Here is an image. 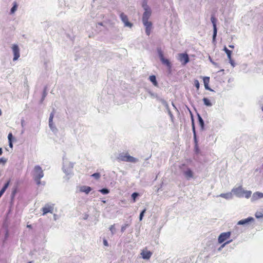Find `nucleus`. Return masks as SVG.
Segmentation results:
<instances>
[{
  "label": "nucleus",
  "instance_id": "20",
  "mask_svg": "<svg viewBox=\"0 0 263 263\" xmlns=\"http://www.w3.org/2000/svg\"><path fill=\"white\" fill-rule=\"evenodd\" d=\"M223 50L226 52L227 54V57L229 60V61H231V54L232 51L229 50L226 46L223 48Z\"/></svg>",
  "mask_w": 263,
  "mask_h": 263
},
{
  "label": "nucleus",
  "instance_id": "9",
  "mask_svg": "<svg viewBox=\"0 0 263 263\" xmlns=\"http://www.w3.org/2000/svg\"><path fill=\"white\" fill-rule=\"evenodd\" d=\"M43 215H44L48 213H52L53 211V204L50 205L46 204L44 207L42 209Z\"/></svg>",
  "mask_w": 263,
  "mask_h": 263
},
{
  "label": "nucleus",
  "instance_id": "2",
  "mask_svg": "<svg viewBox=\"0 0 263 263\" xmlns=\"http://www.w3.org/2000/svg\"><path fill=\"white\" fill-rule=\"evenodd\" d=\"M118 159L121 161L135 163L138 161L137 159L130 156L128 153H121L119 154Z\"/></svg>",
  "mask_w": 263,
  "mask_h": 263
},
{
  "label": "nucleus",
  "instance_id": "24",
  "mask_svg": "<svg viewBox=\"0 0 263 263\" xmlns=\"http://www.w3.org/2000/svg\"><path fill=\"white\" fill-rule=\"evenodd\" d=\"M198 120H199V123L200 126H201V128L202 129H203L204 122H203V120L202 119V118L199 115H198Z\"/></svg>",
  "mask_w": 263,
  "mask_h": 263
},
{
  "label": "nucleus",
  "instance_id": "6",
  "mask_svg": "<svg viewBox=\"0 0 263 263\" xmlns=\"http://www.w3.org/2000/svg\"><path fill=\"white\" fill-rule=\"evenodd\" d=\"M120 17L122 21L124 23L125 26L128 27L129 28L132 27L133 24L128 21V17L123 12L121 13Z\"/></svg>",
  "mask_w": 263,
  "mask_h": 263
},
{
  "label": "nucleus",
  "instance_id": "14",
  "mask_svg": "<svg viewBox=\"0 0 263 263\" xmlns=\"http://www.w3.org/2000/svg\"><path fill=\"white\" fill-rule=\"evenodd\" d=\"M152 14L151 9L145 10L142 16V22H146L148 21Z\"/></svg>",
  "mask_w": 263,
  "mask_h": 263
},
{
  "label": "nucleus",
  "instance_id": "11",
  "mask_svg": "<svg viewBox=\"0 0 263 263\" xmlns=\"http://www.w3.org/2000/svg\"><path fill=\"white\" fill-rule=\"evenodd\" d=\"M141 255L143 259H148L151 258L152 253L150 251L147 250V248H145L142 251Z\"/></svg>",
  "mask_w": 263,
  "mask_h": 263
},
{
  "label": "nucleus",
  "instance_id": "26",
  "mask_svg": "<svg viewBox=\"0 0 263 263\" xmlns=\"http://www.w3.org/2000/svg\"><path fill=\"white\" fill-rule=\"evenodd\" d=\"M232 240H230L222 244V245L218 249V250L220 251L226 245L230 243L231 242H232Z\"/></svg>",
  "mask_w": 263,
  "mask_h": 263
},
{
  "label": "nucleus",
  "instance_id": "23",
  "mask_svg": "<svg viewBox=\"0 0 263 263\" xmlns=\"http://www.w3.org/2000/svg\"><path fill=\"white\" fill-rule=\"evenodd\" d=\"M142 6L144 10H148L151 9L149 6L147 5V0H143L142 4Z\"/></svg>",
  "mask_w": 263,
  "mask_h": 263
},
{
  "label": "nucleus",
  "instance_id": "18",
  "mask_svg": "<svg viewBox=\"0 0 263 263\" xmlns=\"http://www.w3.org/2000/svg\"><path fill=\"white\" fill-rule=\"evenodd\" d=\"M91 190L90 187L88 186H82L80 188V191L82 192H84L86 194H88Z\"/></svg>",
  "mask_w": 263,
  "mask_h": 263
},
{
  "label": "nucleus",
  "instance_id": "49",
  "mask_svg": "<svg viewBox=\"0 0 263 263\" xmlns=\"http://www.w3.org/2000/svg\"><path fill=\"white\" fill-rule=\"evenodd\" d=\"M261 109L263 111V106L261 107Z\"/></svg>",
  "mask_w": 263,
  "mask_h": 263
},
{
  "label": "nucleus",
  "instance_id": "4",
  "mask_svg": "<svg viewBox=\"0 0 263 263\" xmlns=\"http://www.w3.org/2000/svg\"><path fill=\"white\" fill-rule=\"evenodd\" d=\"M231 233L230 232H223L220 234L218 241L219 243H222L230 237Z\"/></svg>",
  "mask_w": 263,
  "mask_h": 263
},
{
  "label": "nucleus",
  "instance_id": "15",
  "mask_svg": "<svg viewBox=\"0 0 263 263\" xmlns=\"http://www.w3.org/2000/svg\"><path fill=\"white\" fill-rule=\"evenodd\" d=\"M203 81L204 85V87L206 89L212 91V90L209 87V83H210V77H203Z\"/></svg>",
  "mask_w": 263,
  "mask_h": 263
},
{
  "label": "nucleus",
  "instance_id": "7",
  "mask_svg": "<svg viewBox=\"0 0 263 263\" xmlns=\"http://www.w3.org/2000/svg\"><path fill=\"white\" fill-rule=\"evenodd\" d=\"M12 49L14 54L13 61H16L20 56L18 46L17 45L14 44L12 45Z\"/></svg>",
  "mask_w": 263,
  "mask_h": 263
},
{
  "label": "nucleus",
  "instance_id": "16",
  "mask_svg": "<svg viewBox=\"0 0 263 263\" xmlns=\"http://www.w3.org/2000/svg\"><path fill=\"white\" fill-rule=\"evenodd\" d=\"M183 174L188 180L193 177V173L190 168H188L186 171H184Z\"/></svg>",
  "mask_w": 263,
  "mask_h": 263
},
{
  "label": "nucleus",
  "instance_id": "42",
  "mask_svg": "<svg viewBox=\"0 0 263 263\" xmlns=\"http://www.w3.org/2000/svg\"><path fill=\"white\" fill-rule=\"evenodd\" d=\"M27 228H29V229H31V228H32V226H31V225H30V224H29H29H28V225L27 226Z\"/></svg>",
  "mask_w": 263,
  "mask_h": 263
},
{
  "label": "nucleus",
  "instance_id": "27",
  "mask_svg": "<svg viewBox=\"0 0 263 263\" xmlns=\"http://www.w3.org/2000/svg\"><path fill=\"white\" fill-rule=\"evenodd\" d=\"M138 196H139V194H138V193H137L135 192V193H133V194H132V198H133V202H135L136 201V198H137Z\"/></svg>",
  "mask_w": 263,
  "mask_h": 263
},
{
  "label": "nucleus",
  "instance_id": "19",
  "mask_svg": "<svg viewBox=\"0 0 263 263\" xmlns=\"http://www.w3.org/2000/svg\"><path fill=\"white\" fill-rule=\"evenodd\" d=\"M10 182V180H9L7 181L6 183L4 185L2 189V190L0 191V198L3 195V194L4 193L7 187H8L9 184Z\"/></svg>",
  "mask_w": 263,
  "mask_h": 263
},
{
  "label": "nucleus",
  "instance_id": "8",
  "mask_svg": "<svg viewBox=\"0 0 263 263\" xmlns=\"http://www.w3.org/2000/svg\"><path fill=\"white\" fill-rule=\"evenodd\" d=\"M235 193L237 194L241 195L242 194H245L246 197L249 198L251 195V191H245L241 186H239L237 187L235 190Z\"/></svg>",
  "mask_w": 263,
  "mask_h": 263
},
{
  "label": "nucleus",
  "instance_id": "17",
  "mask_svg": "<svg viewBox=\"0 0 263 263\" xmlns=\"http://www.w3.org/2000/svg\"><path fill=\"white\" fill-rule=\"evenodd\" d=\"M254 219L252 217H249L247 219H242L239 221L237 223L239 225H242L248 223L249 221H253Z\"/></svg>",
  "mask_w": 263,
  "mask_h": 263
},
{
  "label": "nucleus",
  "instance_id": "36",
  "mask_svg": "<svg viewBox=\"0 0 263 263\" xmlns=\"http://www.w3.org/2000/svg\"><path fill=\"white\" fill-rule=\"evenodd\" d=\"M53 117V115L52 114H51L50 116L49 120V122L50 125L51 124V123L52 122Z\"/></svg>",
  "mask_w": 263,
  "mask_h": 263
},
{
  "label": "nucleus",
  "instance_id": "33",
  "mask_svg": "<svg viewBox=\"0 0 263 263\" xmlns=\"http://www.w3.org/2000/svg\"><path fill=\"white\" fill-rule=\"evenodd\" d=\"M12 138H13L12 134L11 133H10L8 136V141H12Z\"/></svg>",
  "mask_w": 263,
  "mask_h": 263
},
{
  "label": "nucleus",
  "instance_id": "1",
  "mask_svg": "<svg viewBox=\"0 0 263 263\" xmlns=\"http://www.w3.org/2000/svg\"><path fill=\"white\" fill-rule=\"evenodd\" d=\"M44 173L42 168L39 166H35L33 170V178L37 185L41 184V179L43 177Z\"/></svg>",
  "mask_w": 263,
  "mask_h": 263
},
{
  "label": "nucleus",
  "instance_id": "50",
  "mask_svg": "<svg viewBox=\"0 0 263 263\" xmlns=\"http://www.w3.org/2000/svg\"><path fill=\"white\" fill-rule=\"evenodd\" d=\"M28 263H32V262L31 261H29Z\"/></svg>",
  "mask_w": 263,
  "mask_h": 263
},
{
  "label": "nucleus",
  "instance_id": "41",
  "mask_svg": "<svg viewBox=\"0 0 263 263\" xmlns=\"http://www.w3.org/2000/svg\"><path fill=\"white\" fill-rule=\"evenodd\" d=\"M230 63L231 64V65L234 66V61L232 60V59H231V61H230Z\"/></svg>",
  "mask_w": 263,
  "mask_h": 263
},
{
  "label": "nucleus",
  "instance_id": "3",
  "mask_svg": "<svg viewBox=\"0 0 263 263\" xmlns=\"http://www.w3.org/2000/svg\"><path fill=\"white\" fill-rule=\"evenodd\" d=\"M192 129L194 133V141L195 143V151L196 153H199V148L198 144V141L195 131V124L194 123V120L192 118Z\"/></svg>",
  "mask_w": 263,
  "mask_h": 263
},
{
  "label": "nucleus",
  "instance_id": "31",
  "mask_svg": "<svg viewBox=\"0 0 263 263\" xmlns=\"http://www.w3.org/2000/svg\"><path fill=\"white\" fill-rule=\"evenodd\" d=\"M16 8H17V5L16 3H15L14 6L12 7V8L11 9V12L12 13H14L16 11Z\"/></svg>",
  "mask_w": 263,
  "mask_h": 263
},
{
  "label": "nucleus",
  "instance_id": "40",
  "mask_svg": "<svg viewBox=\"0 0 263 263\" xmlns=\"http://www.w3.org/2000/svg\"><path fill=\"white\" fill-rule=\"evenodd\" d=\"M256 217L257 218H260V217H261V215H259V214H258V213H256Z\"/></svg>",
  "mask_w": 263,
  "mask_h": 263
},
{
  "label": "nucleus",
  "instance_id": "43",
  "mask_svg": "<svg viewBox=\"0 0 263 263\" xmlns=\"http://www.w3.org/2000/svg\"><path fill=\"white\" fill-rule=\"evenodd\" d=\"M3 153L2 148L0 147V155H1Z\"/></svg>",
  "mask_w": 263,
  "mask_h": 263
},
{
  "label": "nucleus",
  "instance_id": "37",
  "mask_svg": "<svg viewBox=\"0 0 263 263\" xmlns=\"http://www.w3.org/2000/svg\"><path fill=\"white\" fill-rule=\"evenodd\" d=\"M256 194H257L258 195V197L259 198H262L263 197V193H258V192H256Z\"/></svg>",
  "mask_w": 263,
  "mask_h": 263
},
{
  "label": "nucleus",
  "instance_id": "44",
  "mask_svg": "<svg viewBox=\"0 0 263 263\" xmlns=\"http://www.w3.org/2000/svg\"><path fill=\"white\" fill-rule=\"evenodd\" d=\"M229 47L231 48H234V46L233 45H229Z\"/></svg>",
  "mask_w": 263,
  "mask_h": 263
},
{
  "label": "nucleus",
  "instance_id": "13",
  "mask_svg": "<svg viewBox=\"0 0 263 263\" xmlns=\"http://www.w3.org/2000/svg\"><path fill=\"white\" fill-rule=\"evenodd\" d=\"M160 59L163 64L166 65L169 68H171V64L168 60L164 58L163 53L160 51L159 52Z\"/></svg>",
  "mask_w": 263,
  "mask_h": 263
},
{
  "label": "nucleus",
  "instance_id": "47",
  "mask_svg": "<svg viewBox=\"0 0 263 263\" xmlns=\"http://www.w3.org/2000/svg\"><path fill=\"white\" fill-rule=\"evenodd\" d=\"M15 191H13V193H12L13 195L14 196L15 195Z\"/></svg>",
  "mask_w": 263,
  "mask_h": 263
},
{
  "label": "nucleus",
  "instance_id": "5",
  "mask_svg": "<svg viewBox=\"0 0 263 263\" xmlns=\"http://www.w3.org/2000/svg\"><path fill=\"white\" fill-rule=\"evenodd\" d=\"M178 60L183 65H186L190 61L187 53H179L178 54Z\"/></svg>",
  "mask_w": 263,
  "mask_h": 263
},
{
  "label": "nucleus",
  "instance_id": "29",
  "mask_svg": "<svg viewBox=\"0 0 263 263\" xmlns=\"http://www.w3.org/2000/svg\"><path fill=\"white\" fill-rule=\"evenodd\" d=\"M146 209H144L140 213V216H139V219L140 220H142V218H143V217L144 216V214L145 213V212H146Z\"/></svg>",
  "mask_w": 263,
  "mask_h": 263
},
{
  "label": "nucleus",
  "instance_id": "34",
  "mask_svg": "<svg viewBox=\"0 0 263 263\" xmlns=\"http://www.w3.org/2000/svg\"><path fill=\"white\" fill-rule=\"evenodd\" d=\"M128 227V224H125L121 227V231L122 232H124L126 230V228Z\"/></svg>",
  "mask_w": 263,
  "mask_h": 263
},
{
  "label": "nucleus",
  "instance_id": "38",
  "mask_svg": "<svg viewBox=\"0 0 263 263\" xmlns=\"http://www.w3.org/2000/svg\"><path fill=\"white\" fill-rule=\"evenodd\" d=\"M103 243H104V246H108L107 241L106 239H104L103 240Z\"/></svg>",
  "mask_w": 263,
  "mask_h": 263
},
{
  "label": "nucleus",
  "instance_id": "25",
  "mask_svg": "<svg viewBox=\"0 0 263 263\" xmlns=\"http://www.w3.org/2000/svg\"><path fill=\"white\" fill-rule=\"evenodd\" d=\"M194 85L196 87L197 90H198L199 89V87H200V84H199L198 80H195L194 81Z\"/></svg>",
  "mask_w": 263,
  "mask_h": 263
},
{
  "label": "nucleus",
  "instance_id": "39",
  "mask_svg": "<svg viewBox=\"0 0 263 263\" xmlns=\"http://www.w3.org/2000/svg\"><path fill=\"white\" fill-rule=\"evenodd\" d=\"M9 145L11 148L13 147L12 141H9Z\"/></svg>",
  "mask_w": 263,
  "mask_h": 263
},
{
  "label": "nucleus",
  "instance_id": "12",
  "mask_svg": "<svg viewBox=\"0 0 263 263\" xmlns=\"http://www.w3.org/2000/svg\"><path fill=\"white\" fill-rule=\"evenodd\" d=\"M211 22L213 24V40L214 41L215 40L216 35H217V28H216V18L214 16H212L211 18Z\"/></svg>",
  "mask_w": 263,
  "mask_h": 263
},
{
  "label": "nucleus",
  "instance_id": "22",
  "mask_svg": "<svg viewBox=\"0 0 263 263\" xmlns=\"http://www.w3.org/2000/svg\"><path fill=\"white\" fill-rule=\"evenodd\" d=\"M203 101L204 104L206 106H211L212 105V103H211L210 99L206 98H203Z\"/></svg>",
  "mask_w": 263,
  "mask_h": 263
},
{
  "label": "nucleus",
  "instance_id": "28",
  "mask_svg": "<svg viewBox=\"0 0 263 263\" xmlns=\"http://www.w3.org/2000/svg\"><path fill=\"white\" fill-rule=\"evenodd\" d=\"M103 194H107L109 193V191L107 189H102L99 191Z\"/></svg>",
  "mask_w": 263,
  "mask_h": 263
},
{
  "label": "nucleus",
  "instance_id": "10",
  "mask_svg": "<svg viewBox=\"0 0 263 263\" xmlns=\"http://www.w3.org/2000/svg\"><path fill=\"white\" fill-rule=\"evenodd\" d=\"M143 25L145 27V32L147 35L151 34V30L152 28V23L150 21L143 22Z\"/></svg>",
  "mask_w": 263,
  "mask_h": 263
},
{
  "label": "nucleus",
  "instance_id": "30",
  "mask_svg": "<svg viewBox=\"0 0 263 263\" xmlns=\"http://www.w3.org/2000/svg\"><path fill=\"white\" fill-rule=\"evenodd\" d=\"M92 176L95 178L96 179H98L100 177V174L98 173H94L92 175Z\"/></svg>",
  "mask_w": 263,
  "mask_h": 263
},
{
  "label": "nucleus",
  "instance_id": "35",
  "mask_svg": "<svg viewBox=\"0 0 263 263\" xmlns=\"http://www.w3.org/2000/svg\"><path fill=\"white\" fill-rule=\"evenodd\" d=\"M109 230L110 231L112 232V233H114V231L115 230V224H112L111 225L110 228H109Z\"/></svg>",
  "mask_w": 263,
  "mask_h": 263
},
{
  "label": "nucleus",
  "instance_id": "46",
  "mask_svg": "<svg viewBox=\"0 0 263 263\" xmlns=\"http://www.w3.org/2000/svg\"><path fill=\"white\" fill-rule=\"evenodd\" d=\"M2 115V111L1 109H0V116Z\"/></svg>",
  "mask_w": 263,
  "mask_h": 263
},
{
  "label": "nucleus",
  "instance_id": "21",
  "mask_svg": "<svg viewBox=\"0 0 263 263\" xmlns=\"http://www.w3.org/2000/svg\"><path fill=\"white\" fill-rule=\"evenodd\" d=\"M149 80L153 83V85L155 86H158V83L156 81V77L154 75L149 76Z\"/></svg>",
  "mask_w": 263,
  "mask_h": 263
},
{
  "label": "nucleus",
  "instance_id": "32",
  "mask_svg": "<svg viewBox=\"0 0 263 263\" xmlns=\"http://www.w3.org/2000/svg\"><path fill=\"white\" fill-rule=\"evenodd\" d=\"M7 162V159L4 158H0V163H2L3 164H5Z\"/></svg>",
  "mask_w": 263,
  "mask_h": 263
},
{
  "label": "nucleus",
  "instance_id": "48",
  "mask_svg": "<svg viewBox=\"0 0 263 263\" xmlns=\"http://www.w3.org/2000/svg\"><path fill=\"white\" fill-rule=\"evenodd\" d=\"M212 63L213 64H215V62H212Z\"/></svg>",
  "mask_w": 263,
  "mask_h": 263
},
{
  "label": "nucleus",
  "instance_id": "45",
  "mask_svg": "<svg viewBox=\"0 0 263 263\" xmlns=\"http://www.w3.org/2000/svg\"><path fill=\"white\" fill-rule=\"evenodd\" d=\"M46 96V91L45 90L44 91V96H43V98H44ZM43 99H44V98H43Z\"/></svg>",
  "mask_w": 263,
  "mask_h": 263
}]
</instances>
